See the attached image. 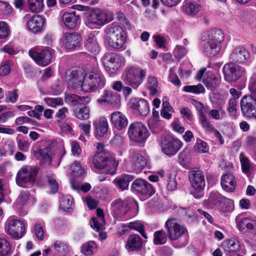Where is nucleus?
Masks as SVG:
<instances>
[{"instance_id": "1", "label": "nucleus", "mask_w": 256, "mask_h": 256, "mask_svg": "<svg viewBox=\"0 0 256 256\" xmlns=\"http://www.w3.org/2000/svg\"><path fill=\"white\" fill-rule=\"evenodd\" d=\"M68 81L72 88L84 92H92L98 87L103 88L105 84V78L101 74L90 72L83 76L80 70L72 71Z\"/></svg>"}, {"instance_id": "2", "label": "nucleus", "mask_w": 256, "mask_h": 256, "mask_svg": "<svg viewBox=\"0 0 256 256\" xmlns=\"http://www.w3.org/2000/svg\"><path fill=\"white\" fill-rule=\"evenodd\" d=\"M224 40V34L222 30H212L207 40L202 44L203 52L209 56L216 55L220 50L221 44Z\"/></svg>"}, {"instance_id": "3", "label": "nucleus", "mask_w": 256, "mask_h": 256, "mask_svg": "<svg viewBox=\"0 0 256 256\" xmlns=\"http://www.w3.org/2000/svg\"><path fill=\"white\" fill-rule=\"evenodd\" d=\"M114 20L112 12L99 8L92 10L86 16L85 24L90 29L98 28Z\"/></svg>"}, {"instance_id": "4", "label": "nucleus", "mask_w": 256, "mask_h": 256, "mask_svg": "<svg viewBox=\"0 0 256 256\" xmlns=\"http://www.w3.org/2000/svg\"><path fill=\"white\" fill-rule=\"evenodd\" d=\"M126 40V32L120 26L112 25L106 31L105 41L112 48L116 49L122 48Z\"/></svg>"}, {"instance_id": "5", "label": "nucleus", "mask_w": 256, "mask_h": 256, "mask_svg": "<svg viewBox=\"0 0 256 256\" xmlns=\"http://www.w3.org/2000/svg\"><path fill=\"white\" fill-rule=\"evenodd\" d=\"M92 163L98 169L107 168L108 172L112 174L115 173L118 164V162L107 151L97 152L94 157Z\"/></svg>"}, {"instance_id": "6", "label": "nucleus", "mask_w": 256, "mask_h": 256, "mask_svg": "<svg viewBox=\"0 0 256 256\" xmlns=\"http://www.w3.org/2000/svg\"><path fill=\"white\" fill-rule=\"evenodd\" d=\"M146 75L145 70L135 66H130L124 70L123 80L126 84L136 89L142 82Z\"/></svg>"}, {"instance_id": "7", "label": "nucleus", "mask_w": 256, "mask_h": 256, "mask_svg": "<svg viewBox=\"0 0 256 256\" xmlns=\"http://www.w3.org/2000/svg\"><path fill=\"white\" fill-rule=\"evenodd\" d=\"M103 64L108 74L113 76L118 74L120 68L124 64V59L116 53H108L103 58Z\"/></svg>"}, {"instance_id": "8", "label": "nucleus", "mask_w": 256, "mask_h": 256, "mask_svg": "<svg viewBox=\"0 0 256 256\" xmlns=\"http://www.w3.org/2000/svg\"><path fill=\"white\" fill-rule=\"evenodd\" d=\"M37 172V168L34 167L26 166L22 168L16 176L17 184L24 188L32 186L35 181Z\"/></svg>"}, {"instance_id": "9", "label": "nucleus", "mask_w": 256, "mask_h": 256, "mask_svg": "<svg viewBox=\"0 0 256 256\" xmlns=\"http://www.w3.org/2000/svg\"><path fill=\"white\" fill-rule=\"evenodd\" d=\"M202 82L206 86L212 90L218 88L220 82V76L217 72L206 68L200 69L196 75V79Z\"/></svg>"}, {"instance_id": "10", "label": "nucleus", "mask_w": 256, "mask_h": 256, "mask_svg": "<svg viewBox=\"0 0 256 256\" xmlns=\"http://www.w3.org/2000/svg\"><path fill=\"white\" fill-rule=\"evenodd\" d=\"M182 142L178 139L170 136H165L161 138L160 146L162 152L169 157L174 156L181 148Z\"/></svg>"}, {"instance_id": "11", "label": "nucleus", "mask_w": 256, "mask_h": 256, "mask_svg": "<svg viewBox=\"0 0 256 256\" xmlns=\"http://www.w3.org/2000/svg\"><path fill=\"white\" fill-rule=\"evenodd\" d=\"M130 140L137 143H143L149 136V132L144 124L135 122L130 124L128 130Z\"/></svg>"}, {"instance_id": "12", "label": "nucleus", "mask_w": 256, "mask_h": 256, "mask_svg": "<svg viewBox=\"0 0 256 256\" xmlns=\"http://www.w3.org/2000/svg\"><path fill=\"white\" fill-rule=\"evenodd\" d=\"M165 226L168 232V237L172 240H178L188 232L186 226L176 218L168 220L166 222Z\"/></svg>"}, {"instance_id": "13", "label": "nucleus", "mask_w": 256, "mask_h": 256, "mask_svg": "<svg viewBox=\"0 0 256 256\" xmlns=\"http://www.w3.org/2000/svg\"><path fill=\"white\" fill-rule=\"evenodd\" d=\"M4 229L6 232L16 239L22 238L25 233V225L18 220L8 218L6 222Z\"/></svg>"}, {"instance_id": "14", "label": "nucleus", "mask_w": 256, "mask_h": 256, "mask_svg": "<svg viewBox=\"0 0 256 256\" xmlns=\"http://www.w3.org/2000/svg\"><path fill=\"white\" fill-rule=\"evenodd\" d=\"M223 72L225 80L228 82H235L244 76L246 70L244 68L238 65L229 63L224 66Z\"/></svg>"}, {"instance_id": "15", "label": "nucleus", "mask_w": 256, "mask_h": 256, "mask_svg": "<svg viewBox=\"0 0 256 256\" xmlns=\"http://www.w3.org/2000/svg\"><path fill=\"white\" fill-rule=\"evenodd\" d=\"M242 114L248 118H256V98L252 95L245 96L240 100Z\"/></svg>"}, {"instance_id": "16", "label": "nucleus", "mask_w": 256, "mask_h": 256, "mask_svg": "<svg viewBox=\"0 0 256 256\" xmlns=\"http://www.w3.org/2000/svg\"><path fill=\"white\" fill-rule=\"evenodd\" d=\"M24 20L26 22L28 30L34 34L41 31L45 24V19L41 16L38 14L31 15L26 14L24 16Z\"/></svg>"}, {"instance_id": "17", "label": "nucleus", "mask_w": 256, "mask_h": 256, "mask_svg": "<svg viewBox=\"0 0 256 256\" xmlns=\"http://www.w3.org/2000/svg\"><path fill=\"white\" fill-rule=\"evenodd\" d=\"M29 56L38 65L46 66L48 65L52 59V53L48 48H44L40 50L32 49L28 52Z\"/></svg>"}, {"instance_id": "18", "label": "nucleus", "mask_w": 256, "mask_h": 256, "mask_svg": "<svg viewBox=\"0 0 256 256\" xmlns=\"http://www.w3.org/2000/svg\"><path fill=\"white\" fill-rule=\"evenodd\" d=\"M188 176L192 186L198 192V194H194V196L196 198L202 196V190L206 184L204 173L200 170L192 171Z\"/></svg>"}, {"instance_id": "19", "label": "nucleus", "mask_w": 256, "mask_h": 256, "mask_svg": "<svg viewBox=\"0 0 256 256\" xmlns=\"http://www.w3.org/2000/svg\"><path fill=\"white\" fill-rule=\"evenodd\" d=\"M111 210L114 218L122 220H126L129 208L126 202L121 200L114 201L111 204Z\"/></svg>"}, {"instance_id": "20", "label": "nucleus", "mask_w": 256, "mask_h": 256, "mask_svg": "<svg viewBox=\"0 0 256 256\" xmlns=\"http://www.w3.org/2000/svg\"><path fill=\"white\" fill-rule=\"evenodd\" d=\"M120 96L112 91L104 90L101 96L97 100V102L101 105L108 104L114 108L120 106Z\"/></svg>"}, {"instance_id": "21", "label": "nucleus", "mask_w": 256, "mask_h": 256, "mask_svg": "<svg viewBox=\"0 0 256 256\" xmlns=\"http://www.w3.org/2000/svg\"><path fill=\"white\" fill-rule=\"evenodd\" d=\"M80 40L79 34L74 32H66L62 34L61 43L66 48L73 50L79 46Z\"/></svg>"}, {"instance_id": "22", "label": "nucleus", "mask_w": 256, "mask_h": 256, "mask_svg": "<svg viewBox=\"0 0 256 256\" xmlns=\"http://www.w3.org/2000/svg\"><path fill=\"white\" fill-rule=\"evenodd\" d=\"M129 107L142 116H146L150 111L148 102L144 99L132 98L129 102Z\"/></svg>"}, {"instance_id": "23", "label": "nucleus", "mask_w": 256, "mask_h": 256, "mask_svg": "<svg viewBox=\"0 0 256 256\" xmlns=\"http://www.w3.org/2000/svg\"><path fill=\"white\" fill-rule=\"evenodd\" d=\"M132 188L136 192L150 196L154 193V188L148 182L143 179H137L132 184Z\"/></svg>"}, {"instance_id": "24", "label": "nucleus", "mask_w": 256, "mask_h": 256, "mask_svg": "<svg viewBox=\"0 0 256 256\" xmlns=\"http://www.w3.org/2000/svg\"><path fill=\"white\" fill-rule=\"evenodd\" d=\"M62 20L64 25L70 30L77 28L80 22V16L75 12H64L62 16Z\"/></svg>"}, {"instance_id": "25", "label": "nucleus", "mask_w": 256, "mask_h": 256, "mask_svg": "<svg viewBox=\"0 0 256 256\" xmlns=\"http://www.w3.org/2000/svg\"><path fill=\"white\" fill-rule=\"evenodd\" d=\"M201 8L202 6L196 1L184 2L182 10L186 16L194 17L200 12Z\"/></svg>"}, {"instance_id": "26", "label": "nucleus", "mask_w": 256, "mask_h": 256, "mask_svg": "<svg viewBox=\"0 0 256 256\" xmlns=\"http://www.w3.org/2000/svg\"><path fill=\"white\" fill-rule=\"evenodd\" d=\"M110 120L114 126L118 130H122L128 124L126 116L118 111L114 112L111 114Z\"/></svg>"}, {"instance_id": "27", "label": "nucleus", "mask_w": 256, "mask_h": 256, "mask_svg": "<svg viewBox=\"0 0 256 256\" xmlns=\"http://www.w3.org/2000/svg\"><path fill=\"white\" fill-rule=\"evenodd\" d=\"M84 46L90 54L95 55L99 52L100 46L94 32H92L88 36L84 42Z\"/></svg>"}, {"instance_id": "28", "label": "nucleus", "mask_w": 256, "mask_h": 256, "mask_svg": "<svg viewBox=\"0 0 256 256\" xmlns=\"http://www.w3.org/2000/svg\"><path fill=\"white\" fill-rule=\"evenodd\" d=\"M130 164L134 172H140L146 165V161L140 154L134 152L130 157Z\"/></svg>"}, {"instance_id": "29", "label": "nucleus", "mask_w": 256, "mask_h": 256, "mask_svg": "<svg viewBox=\"0 0 256 256\" xmlns=\"http://www.w3.org/2000/svg\"><path fill=\"white\" fill-rule=\"evenodd\" d=\"M193 104L198 111L200 122L204 128L210 124L206 115L208 107L204 106L200 102L197 100H194Z\"/></svg>"}, {"instance_id": "30", "label": "nucleus", "mask_w": 256, "mask_h": 256, "mask_svg": "<svg viewBox=\"0 0 256 256\" xmlns=\"http://www.w3.org/2000/svg\"><path fill=\"white\" fill-rule=\"evenodd\" d=\"M249 57V53L242 47L236 48L230 54V59L234 62H243Z\"/></svg>"}, {"instance_id": "31", "label": "nucleus", "mask_w": 256, "mask_h": 256, "mask_svg": "<svg viewBox=\"0 0 256 256\" xmlns=\"http://www.w3.org/2000/svg\"><path fill=\"white\" fill-rule=\"evenodd\" d=\"M96 217H94L90 221L91 227L97 232L102 230L104 228L105 220L104 214L102 210H96Z\"/></svg>"}, {"instance_id": "32", "label": "nucleus", "mask_w": 256, "mask_h": 256, "mask_svg": "<svg viewBox=\"0 0 256 256\" xmlns=\"http://www.w3.org/2000/svg\"><path fill=\"white\" fill-rule=\"evenodd\" d=\"M221 185L225 191L234 192L236 186V181L234 176L230 174L223 175L221 178Z\"/></svg>"}, {"instance_id": "33", "label": "nucleus", "mask_w": 256, "mask_h": 256, "mask_svg": "<svg viewBox=\"0 0 256 256\" xmlns=\"http://www.w3.org/2000/svg\"><path fill=\"white\" fill-rule=\"evenodd\" d=\"M222 247L226 253L236 252L240 250V243L236 239H226L222 243Z\"/></svg>"}, {"instance_id": "34", "label": "nucleus", "mask_w": 256, "mask_h": 256, "mask_svg": "<svg viewBox=\"0 0 256 256\" xmlns=\"http://www.w3.org/2000/svg\"><path fill=\"white\" fill-rule=\"evenodd\" d=\"M96 134L99 136H103L108 132V122L106 118L102 117L94 122Z\"/></svg>"}, {"instance_id": "35", "label": "nucleus", "mask_w": 256, "mask_h": 256, "mask_svg": "<svg viewBox=\"0 0 256 256\" xmlns=\"http://www.w3.org/2000/svg\"><path fill=\"white\" fill-rule=\"evenodd\" d=\"M253 220L243 215H238L236 218V227L242 232H248Z\"/></svg>"}, {"instance_id": "36", "label": "nucleus", "mask_w": 256, "mask_h": 256, "mask_svg": "<svg viewBox=\"0 0 256 256\" xmlns=\"http://www.w3.org/2000/svg\"><path fill=\"white\" fill-rule=\"evenodd\" d=\"M142 242L140 238L137 234H131L128 238L126 248L128 251L138 250L141 248Z\"/></svg>"}, {"instance_id": "37", "label": "nucleus", "mask_w": 256, "mask_h": 256, "mask_svg": "<svg viewBox=\"0 0 256 256\" xmlns=\"http://www.w3.org/2000/svg\"><path fill=\"white\" fill-rule=\"evenodd\" d=\"M133 179V176L126 174L116 178L114 180L113 182L122 190H124L128 188L130 182Z\"/></svg>"}, {"instance_id": "38", "label": "nucleus", "mask_w": 256, "mask_h": 256, "mask_svg": "<svg viewBox=\"0 0 256 256\" xmlns=\"http://www.w3.org/2000/svg\"><path fill=\"white\" fill-rule=\"evenodd\" d=\"M130 230H134L138 231L140 232L142 236L144 238H147L144 232V225L143 224L139 221H136L134 222H130L128 224L123 225L122 226V230L123 233L128 231Z\"/></svg>"}, {"instance_id": "39", "label": "nucleus", "mask_w": 256, "mask_h": 256, "mask_svg": "<svg viewBox=\"0 0 256 256\" xmlns=\"http://www.w3.org/2000/svg\"><path fill=\"white\" fill-rule=\"evenodd\" d=\"M55 252L60 256H64L69 252L68 246L65 242L60 240H56L52 244Z\"/></svg>"}, {"instance_id": "40", "label": "nucleus", "mask_w": 256, "mask_h": 256, "mask_svg": "<svg viewBox=\"0 0 256 256\" xmlns=\"http://www.w3.org/2000/svg\"><path fill=\"white\" fill-rule=\"evenodd\" d=\"M146 88L148 90L150 94L155 96L158 92V82L154 76L148 78Z\"/></svg>"}, {"instance_id": "41", "label": "nucleus", "mask_w": 256, "mask_h": 256, "mask_svg": "<svg viewBox=\"0 0 256 256\" xmlns=\"http://www.w3.org/2000/svg\"><path fill=\"white\" fill-rule=\"evenodd\" d=\"M12 253V246L5 238L0 237V256H10Z\"/></svg>"}, {"instance_id": "42", "label": "nucleus", "mask_w": 256, "mask_h": 256, "mask_svg": "<svg viewBox=\"0 0 256 256\" xmlns=\"http://www.w3.org/2000/svg\"><path fill=\"white\" fill-rule=\"evenodd\" d=\"M97 245L94 241H90L84 244L81 248V252L86 256H92L94 254Z\"/></svg>"}, {"instance_id": "43", "label": "nucleus", "mask_w": 256, "mask_h": 256, "mask_svg": "<svg viewBox=\"0 0 256 256\" xmlns=\"http://www.w3.org/2000/svg\"><path fill=\"white\" fill-rule=\"evenodd\" d=\"M70 175L75 178L82 176L86 172L85 168H82L80 162L76 161L70 166Z\"/></svg>"}, {"instance_id": "44", "label": "nucleus", "mask_w": 256, "mask_h": 256, "mask_svg": "<svg viewBox=\"0 0 256 256\" xmlns=\"http://www.w3.org/2000/svg\"><path fill=\"white\" fill-rule=\"evenodd\" d=\"M28 6L32 12H40L44 7V0H28Z\"/></svg>"}, {"instance_id": "45", "label": "nucleus", "mask_w": 256, "mask_h": 256, "mask_svg": "<svg viewBox=\"0 0 256 256\" xmlns=\"http://www.w3.org/2000/svg\"><path fill=\"white\" fill-rule=\"evenodd\" d=\"M73 205V199L70 196H64L61 198L60 208L63 210L68 211L72 210Z\"/></svg>"}, {"instance_id": "46", "label": "nucleus", "mask_w": 256, "mask_h": 256, "mask_svg": "<svg viewBox=\"0 0 256 256\" xmlns=\"http://www.w3.org/2000/svg\"><path fill=\"white\" fill-rule=\"evenodd\" d=\"M183 91L187 92H190L194 94H199L204 93L205 88L201 84L198 85H189L184 86L183 88Z\"/></svg>"}, {"instance_id": "47", "label": "nucleus", "mask_w": 256, "mask_h": 256, "mask_svg": "<svg viewBox=\"0 0 256 256\" xmlns=\"http://www.w3.org/2000/svg\"><path fill=\"white\" fill-rule=\"evenodd\" d=\"M74 112L75 116L80 120H86L90 118V110L88 107L84 106L76 109Z\"/></svg>"}, {"instance_id": "48", "label": "nucleus", "mask_w": 256, "mask_h": 256, "mask_svg": "<svg viewBox=\"0 0 256 256\" xmlns=\"http://www.w3.org/2000/svg\"><path fill=\"white\" fill-rule=\"evenodd\" d=\"M166 240L167 236L163 230L156 231L154 233V242L155 244H164Z\"/></svg>"}, {"instance_id": "49", "label": "nucleus", "mask_w": 256, "mask_h": 256, "mask_svg": "<svg viewBox=\"0 0 256 256\" xmlns=\"http://www.w3.org/2000/svg\"><path fill=\"white\" fill-rule=\"evenodd\" d=\"M190 155L186 150L182 152L178 155V162L184 167L187 168L190 162Z\"/></svg>"}, {"instance_id": "50", "label": "nucleus", "mask_w": 256, "mask_h": 256, "mask_svg": "<svg viewBox=\"0 0 256 256\" xmlns=\"http://www.w3.org/2000/svg\"><path fill=\"white\" fill-rule=\"evenodd\" d=\"M220 210L224 212H231L234 209V201L224 197L220 204Z\"/></svg>"}, {"instance_id": "51", "label": "nucleus", "mask_w": 256, "mask_h": 256, "mask_svg": "<svg viewBox=\"0 0 256 256\" xmlns=\"http://www.w3.org/2000/svg\"><path fill=\"white\" fill-rule=\"evenodd\" d=\"M44 101L48 106L52 108H56L64 104V100L61 98H45Z\"/></svg>"}, {"instance_id": "52", "label": "nucleus", "mask_w": 256, "mask_h": 256, "mask_svg": "<svg viewBox=\"0 0 256 256\" xmlns=\"http://www.w3.org/2000/svg\"><path fill=\"white\" fill-rule=\"evenodd\" d=\"M116 18L126 28L130 29L131 28L130 23L124 13L121 12H116Z\"/></svg>"}, {"instance_id": "53", "label": "nucleus", "mask_w": 256, "mask_h": 256, "mask_svg": "<svg viewBox=\"0 0 256 256\" xmlns=\"http://www.w3.org/2000/svg\"><path fill=\"white\" fill-rule=\"evenodd\" d=\"M240 159L243 172L246 174H249L250 172V163L248 159L243 153L240 154Z\"/></svg>"}, {"instance_id": "54", "label": "nucleus", "mask_w": 256, "mask_h": 256, "mask_svg": "<svg viewBox=\"0 0 256 256\" xmlns=\"http://www.w3.org/2000/svg\"><path fill=\"white\" fill-rule=\"evenodd\" d=\"M194 150L199 153L208 152L209 147L206 142L201 140H198L194 146Z\"/></svg>"}, {"instance_id": "55", "label": "nucleus", "mask_w": 256, "mask_h": 256, "mask_svg": "<svg viewBox=\"0 0 256 256\" xmlns=\"http://www.w3.org/2000/svg\"><path fill=\"white\" fill-rule=\"evenodd\" d=\"M29 196V194L28 192H22L17 199L16 203L14 204V206L18 208H20L22 206H24L28 202Z\"/></svg>"}, {"instance_id": "56", "label": "nucleus", "mask_w": 256, "mask_h": 256, "mask_svg": "<svg viewBox=\"0 0 256 256\" xmlns=\"http://www.w3.org/2000/svg\"><path fill=\"white\" fill-rule=\"evenodd\" d=\"M224 197L222 196L220 193L217 192H212L210 194L209 196L210 202L213 204H218L222 203Z\"/></svg>"}, {"instance_id": "57", "label": "nucleus", "mask_w": 256, "mask_h": 256, "mask_svg": "<svg viewBox=\"0 0 256 256\" xmlns=\"http://www.w3.org/2000/svg\"><path fill=\"white\" fill-rule=\"evenodd\" d=\"M204 128L208 132L212 134L218 140L220 143L222 144L224 143V140L220 134V132L216 128H214V126L210 124Z\"/></svg>"}, {"instance_id": "58", "label": "nucleus", "mask_w": 256, "mask_h": 256, "mask_svg": "<svg viewBox=\"0 0 256 256\" xmlns=\"http://www.w3.org/2000/svg\"><path fill=\"white\" fill-rule=\"evenodd\" d=\"M188 50L186 48L180 45H177L174 50V55L178 59L180 60L188 52Z\"/></svg>"}, {"instance_id": "59", "label": "nucleus", "mask_w": 256, "mask_h": 256, "mask_svg": "<svg viewBox=\"0 0 256 256\" xmlns=\"http://www.w3.org/2000/svg\"><path fill=\"white\" fill-rule=\"evenodd\" d=\"M10 30L7 24L0 22V38H6L10 34Z\"/></svg>"}, {"instance_id": "60", "label": "nucleus", "mask_w": 256, "mask_h": 256, "mask_svg": "<svg viewBox=\"0 0 256 256\" xmlns=\"http://www.w3.org/2000/svg\"><path fill=\"white\" fill-rule=\"evenodd\" d=\"M71 186L74 190H78L80 189L84 192H87L91 188V186L88 183H85L82 185L80 184L75 183L74 181H70Z\"/></svg>"}, {"instance_id": "61", "label": "nucleus", "mask_w": 256, "mask_h": 256, "mask_svg": "<svg viewBox=\"0 0 256 256\" xmlns=\"http://www.w3.org/2000/svg\"><path fill=\"white\" fill-rule=\"evenodd\" d=\"M33 232L36 238L39 240H42L44 236V232L42 226L39 224H36L34 228Z\"/></svg>"}, {"instance_id": "62", "label": "nucleus", "mask_w": 256, "mask_h": 256, "mask_svg": "<svg viewBox=\"0 0 256 256\" xmlns=\"http://www.w3.org/2000/svg\"><path fill=\"white\" fill-rule=\"evenodd\" d=\"M224 112L223 110H218L216 109H212L209 111V116L214 120H220L224 116Z\"/></svg>"}, {"instance_id": "63", "label": "nucleus", "mask_w": 256, "mask_h": 256, "mask_svg": "<svg viewBox=\"0 0 256 256\" xmlns=\"http://www.w3.org/2000/svg\"><path fill=\"white\" fill-rule=\"evenodd\" d=\"M237 101L235 98H230L228 102V110L231 116L236 115L237 112Z\"/></svg>"}, {"instance_id": "64", "label": "nucleus", "mask_w": 256, "mask_h": 256, "mask_svg": "<svg viewBox=\"0 0 256 256\" xmlns=\"http://www.w3.org/2000/svg\"><path fill=\"white\" fill-rule=\"evenodd\" d=\"M248 89L252 95L256 96V73L252 74L250 80Z\"/></svg>"}]
</instances>
